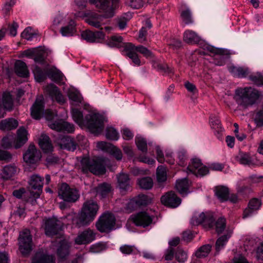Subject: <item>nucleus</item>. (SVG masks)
<instances>
[{"instance_id": "obj_10", "label": "nucleus", "mask_w": 263, "mask_h": 263, "mask_svg": "<svg viewBox=\"0 0 263 263\" xmlns=\"http://www.w3.org/2000/svg\"><path fill=\"white\" fill-rule=\"evenodd\" d=\"M238 99H262L263 93L252 87L238 88L235 90Z\"/></svg>"}, {"instance_id": "obj_12", "label": "nucleus", "mask_w": 263, "mask_h": 263, "mask_svg": "<svg viewBox=\"0 0 263 263\" xmlns=\"http://www.w3.org/2000/svg\"><path fill=\"white\" fill-rule=\"evenodd\" d=\"M55 142L62 149L74 151L77 149L78 144L73 138L68 136L60 135L55 139Z\"/></svg>"}, {"instance_id": "obj_30", "label": "nucleus", "mask_w": 263, "mask_h": 263, "mask_svg": "<svg viewBox=\"0 0 263 263\" xmlns=\"http://www.w3.org/2000/svg\"><path fill=\"white\" fill-rule=\"evenodd\" d=\"M201 39L198 34L191 30H187L183 33V41L188 44H197Z\"/></svg>"}, {"instance_id": "obj_52", "label": "nucleus", "mask_w": 263, "mask_h": 263, "mask_svg": "<svg viewBox=\"0 0 263 263\" xmlns=\"http://www.w3.org/2000/svg\"><path fill=\"white\" fill-rule=\"evenodd\" d=\"M68 246L66 244H61L57 250V255L58 257L61 259H64L68 255Z\"/></svg>"}, {"instance_id": "obj_8", "label": "nucleus", "mask_w": 263, "mask_h": 263, "mask_svg": "<svg viewBox=\"0 0 263 263\" xmlns=\"http://www.w3.org/2000/svg\"><path fill=\"white\" fill-rule=\"evenodd\" d=\"M43 180L44 178L37 174H33L30 177L29 183L31 190L29 194L34 199H37L40 196L43 186Z\"/></svg>"}, {"instance_id": "obj_33", "label": "nucleus", "mask_w": 263, "mask_h": 263, "mask_svg": "<svg viewBox=\"0 0 263 263\" xmlns=\"http://www.w3.org/2000/svg\"><path fill=\"white\" fill-rule=\"evenodd\" d=\"M12 194L16 198L18 199L22 198L27 202H33L36 199L30 195L29 192H26L25 189L24 187L14 190Z\"/></svg>"}, {"instance_id": "obj_50", "label": "nucleus", "mask_w": 263, "mask_h": 263, "mask_svg": "<svg viewBox=\"0 0 263 263\" xmlns=\"http://www.w3.org/2000/svg\"><path fill=\"white\" fill-rule=\"evenodd\" d=\"M231 237V234H227L220 237L216 242V249L217 251H220L226 244Z\"/></svg>"}, {"instance_id": "obj_5", "label": "nucleus", "mask_w": 263, "mask_h": 263, "mask_svg": "<svg viewBox=\"0 0 263 263\" xmlns=\"http://www.w3.org/2000/svg\"><path fill=\"white\" fill-rule=\"evenodd\" d=\"M58 196L60 199L68 202H74L80 197L78 191L71 188L66 183L61 184L58 190Z\"/></svg>"}, {"instance_id": "obj_19", "label": "nucleus", "mask_w": 263, "mask_h": 263, "mask_svg": "<svg viewBox=\"0 0 263 263\" xmlns=\"http://www.w3.org/2000/svg\"><path fill=\"white\" fill-rule=\"evenodd\" d=\"M161 201L166 206L175 208L180 204L181 200L174 192L171 191L161 197Z\"/></svg>"}, {"instance_id": "obj_4", "label": "nucleus", "mask_w": 263, "mask_h": 263, "mask_svg": "<svg viewBox=\"0 0 263 263\" xmlns=\"http://www.w3.org/2000/svg\"><path fill=\"white\" fill-rule=\"evenodd\" d=\"M120 0H99L96 7L102 13V17L110 18L115 15V10L119 8Z\"/></svg>"}, {"instance_id": "obj_62", "label": "nucleus", "mask_w": 263, "mask_h": 263, "mask_svg": "<svg viewBox=\"0 0 263 263\" xmlns=\"http://www.w3.org/2000/svg\"><path fill=\"white\" fill-rule=\"evenodd\" d=\"M123 38L121 36H112L108 42V44L110 47H119L122 43Z\"/></svg>"}, {"instance_id": "obj_16", "label": "nucleus", "mask_w": 263, "mask_h": 263, "mask_svg": "<svg viewBox=\"0 0 263 263\" xmlns=\"http://www.w3.org/2000/svg\"><path fill=\"white\" fill-rule=\"evenodd\" d=\"M41 154L34 145L30 144L23 155L24 160L27 163L34 164L40 160Z\"/></svg>"}, {"instance_id": "obj_61", "label": "nucleus", "mask_w": 263, "mask_h": 263, "mask_svg": "<svg viewBox=\"0 0 263 263\" xmlns=\"http://www.w3.org/2000/svg\"><path fill=\"white\" fill-rule=\"evenodd\" d=\"M119 250L124 255H130L135 252L136 248L134 246L124 245L120 247Z\"/></svg>"}, {"instance_id": "obj_58", "label": "nucleus", "mask_w": 263, "mask_h": 263, "mask_svg": "<svg viewBox=\"0 0 263 263\" xmlns=\"http://www.w3.org/2000/svg\"><path fill=\"white\" fill-rule=\"evenodd\" d=\"M249 79L258 86L263 85V75L259 73L250 75Z\"/></svg>"}, {"instance_id": "obj_51", "label": "nucleus", "mask_w": 263, "mask_h": 263, "mask_svg": "<svg viewBox=\"0 0 263 263\" xmlns=\"http://www.w3.org/2000/svg\"><path fill=\"white\" fill-rule=\"evenodd\" d=\"M46 53L43 51L36 50L33 60L35 63H37L41 65H46Z\"/></svg>"}, {"instance_id": "obj_25", "label": "nucleus", "mask_w": 263, "mask_h": 263, "mask_svg": "<svg viewBox=\"0 0 263 263\" xmlns=\"http://www.w3.org/2000/svg\"><path fill=\"white\" fill-rule=\"evenodd\" d=\"M14 70L15 73L20 77L27 78L29 76V72L26 64L21 60L16 61Z\"/></svg>"}, {"instance_id": "obj_41", "label": "nucleus", "mask_w": 263, "mask_h": 263, "mask_svg": "<svg viewBox=\"0 0 263 263\" xmlns=\"http://www.w3.org/2000/svg\"><path fill=\"white\" fill-rule=\"evenodd\" d=\"M236 158L237 161L241 164L250 165L252 162L251 157L246 153L240 152Z\"/></svg>"}, {"instance_id": "obj_37", "label": "nucleus", "mask_w": 263, "mask_h": 263, "mask_svg": "<svg viewBox=\"0 0 263 263\" xmlns=\"http://www.w3.org/2000/svg\"><path fill=\"white\" fill-rule=\"evenodd\" d=\"M32 71L36 81L41 82L46 79L47 74L39 66H34Z\"/></svg>"}, {"instance_id": "obj_24", "label": "nucleus", "mask_w": 263, "mask_h": 263, "mask_svg": "<svg viewBox=\"0 0 263 263\" xmlns=\"http://www.w3.org/2000/svg\"><path fill=\"white\" fill-rule=\"evenodd\" d=\"M17 168L13 165L5 166L1 171L0 179L6 181L11 179L17 173Z\"/></svg>"}, {"instance_id": "obj_21", "label": "nucleus", "mask_w": 263, "mask_h": 263, "mask_svg": "<svg viewBox=\"0 0 263 263\" xmlns=\"http://www.w3.org/2000/svg\"><path fill=\"white\" fill-rule=\"evenodd\" d=\"M44 100H35L30 108L31 116L35 120H40L43 117L45 107Z\"/></svg>"}, {"instance_id": "obj_42", "label": "nucleus", "mask_w": 263, "mask_h": 263, "mask_svg": "<svg viewBox=\"0 0 263 263\" xmlns=\"http://www.w3.org/2000/svg\"><path fill=\"white\" fill-rule=\"evenodd\" d=\"M107 139L110 140L117 141L119 138V134L117 130L111 126L107 127L105 130Z\"/></svg>"}, {"instance_id": "obj_31", "label": "nucleus", "mask_w": 263, "mask_h": 263, "mask_svg": "<svg viewBox=\"0 0 263 263\" xmlns=\"http://www.w3.org/2000/svg\"><path fill=\"white\" fill-rule=\"evenodd\" d=\"M44 92L51 99H61L62 97L59 89L53 84L47 85L44 88Z\"/></svg>"}, {"instance_id": "obj_3", "label": "nucleus", "mask_w": 263, "mask_h": 263, "mask_svg": "<svg viewBox=\"0 0 263 263\" xmlns=\"http://www.w3.org/2000/svg\"><path fill=\"white\" fill-rule=\"evenodd\" d=\"M81 172L87 174L91 173L94 175H103L106 172V168L102 162L98 159L84 157L80 162Z\"/></svg>"}, {"instance_id": "obj_2", "label": "nucleus", "mask_w": 263, "mask_h": 263, "mask_svg": "<svg viewBox=\"0 0 263 263\" xmlns=\"http://www.w3.org/2000/svg\"><path fill=\"white\" fill-rule=\"evenodd\" d=\"M99 205L92 200L87 201L83 204L81 214L79 218V221L77 222V226L81 227L89 224L96 216Z\"/></svg>"}, {"instance_id": "obj_27", "label": "nucleus", "mask_w": 263, "mask_h": 263, "mask_svg": "<svg viewBox=\"0 0 263 263\" xmlns=\"http://www.w3.org/2000/svg\"><path fill=\"white\" fill-rule=\"evenodd\" d=\"M118 183L121 191H126L130 188V181L127 174L121 173L118 176Z\"/></svg>"}, {"instance_id": "obj_49", "label": "nucleus", "mask_w": 263, "mask_h": 263, "mask_svg": "<svg viewBox=\"0 0 263 263\" xmlns=\"http://www.w3.org/2000/svg\"><path fill=\"white\" fill-rule=\"evenodd\" d=\"M232 71L235 76L239 78H246L249 73L248 68L234 67Z\"/></svg>"}, {"instance_id": "obj_36", "label": "nucleus", "mask_w": 263, "mask_h": 263, "mask_svg": "<svg viewBox=\"0 0 263 263\" xmlns=\"http://www.w3.org/2000/svg\"><path fill=\"white\" fill-rule=\"evenodd\" d=\"M102 17L101 15L95 14L93 15L88 17L86 20V23L89 25L97 28H99L101 30H103V28L101 27L102 24L101 23V18Z\"/></svg>"}, {"instance_id": "obj_47", "label": "nucleus", "mask_w": 263, "mask_h": 263, "mask_svg": "<svg viewBox=\"0 0 263 263\" xmlns=\"http://www.w3.org/2000/svg\"><path fill=\"white\" fill-rule=\"evenodd\" d=\"M215 219H214V226H215L216 231L217 233H221L226 228V220L223 217H220L217 219L216 222H214Z\"/></svg>"}, {"instance_id": "obj_26", "label": "nucleus", "mask_w": 263, "mask_h": 263, "mask_svg": "<svg viewBox=\"0 0 263 263\" xmlns=\"http://www.w3.org/2000/svg\"><path fill=\"white\" fill-rule=\"evenodd\" d=\"M261 205V201L257 198L252 199L249 202L248 208L243 211V218L251 216L254 211L257 210Z\"/></svg>"}, {"instance_id": "obj_14", "label": "nucleus", "mask_w": 263, "mask_h": 263, "mask_svg": "<svg viewBox=\"0 0 263 263\" xmlns=\"http://www.w3.org/2000/svg\"><path fill=\"white\" fill-rule=\"evenodd\" d=\"M187 172L194 174L196 176H204L209 173V169L205 166H202L201 160L197 158L192 159L187 167Z\"/></svg>"}, {"instance_id": "obj_43", "label": "nucleus", "mask_w": 263, "mask_h": 263, "mask_svg": "<svg viewBox=\"0 0 263 263\" xmlns=\"http://www.w3.org/2000/svg\"><path fill=\"white\" fill-rule=\"evenodd\" d=\"M15 138L12 135H8L4 137L2 140V146L5 149L14 147Z\"/></svg>"}, {"instance_id": "obj_9", "label": "nucleus", "mask_w": 263, "mask_h": 263, "mask_svg": "<svg viewBox=\"0 0 263 263\" xmlns=\"http://www.w3.org/2000/svg\"><path fill=\"white\" fill-rule=\"evenodd\" d=\"M19 249L23 255L28 254L32 249V236L28 230L20 234Z\"/></svg>"}, {"instance_id": "obj_7", "label": "nucleus", "mask_w": 263, "mask_h": 263, "mask_svg": "<svg viewBox=\"0 0 263 263\" xmlns=\"http://www.w3.org/2000/svg\"><path fill=\"white\" fill-rule=\"evenodd\" d=\"M116 219L114 216L109 213H104L96 223V227L100 232H108L115 227Z\"/></svg>"}, {"instance_id": "obj_28", "label": "nucleus", "mask_w": 263, "mask_h": 263, "mask_svg": "<svg viewBox=\"0 0 263 263\" xmlns=\"http://www.w3.org/2000/svg\"><path fill=\"white\" fill-rule=\"evenodd\" d=\"M39 144L40 147L45 153H50L53 151V146L50 138L45 134L41 135Z\"/></svg>"}, {"instance_id": "obj_34", "label": "nucleus", "mask_w": 263, "mask_h": 263, "mask_svg": "<svg viewBox=\"0 0 263 263\" xmlns=\"http://www.w3.org/2000/svg\"><path fill=\"white\" fill-rule=\"evenodd\" d=\"M215 194L217 198L223 202L228 200V195H229V189L223 186H218L215 188Z\"/></svg>"}, {"instance_id": "obj_23", "label": "nucleus", "mask_w": 263, "mask_h": 263, "mask_svg": "<svg viewBox=\"0 0 263 263\" xmlns=\"http://www.w3.org/2000/svg\"><path fill=\"white\" fill-rule=\"evenodd\" d=\"M28 132L24 127H20L17 130V136L15 138L14 148L17 149L22 147L28 140Z\"/></svg>"}, {"instance_id": "obj_56", "label": "nucleus", "mask_w": 263, "mask_h": 263, "mask_svg": "<svg viewBox=\"0 0 263 263\" xmlns=\"http://www.w3.org/2000/svg\"><path fill=\"white\" fill-rule=\"evenodd\" d=\"M175 258L178 262L183 263L187 260V253L181 248H178L175 253Z\"/></svg>"}, {"instance_id": "obj_48", "label": "nucleus", "mask_w": 263, "mask_h": 263, "mask_svg": "<svg viewBox=\"0 0 263 263\" xmlns=\"http://www.w3.org/2000/svg\"><path fill=\"white\" fill-rule=\"evenodd\" d=\"M181 17L183 22L186 25L191 24L193 23L191 12L189 8H186L181 11Z\"/></svg>"}, {"instance_id": "obj_22", "label": "nucleus", "mask_w": 263, "mask_h": 263, "mask_svg": "<svg viewBox=\"0 0 263 263\" xmlns=\"http://www.w3.org/2000/svg\"><path fill=\"white\" fill-rule=\"evenodd\" d=\"M124 47L126 55L132 60L135 65L140 66L141 61L136 53L137 51L134 48V44L131 43H126L124 44Z\"/></svg>"}, {"instance_id": "obj_44", "label": "nucleus", "mask_w": 263, "mask_h": 263, "mask_svg": "<svg viewBox=\"0 0 263 263\" xmlns=\"http://www.w3.org/2000/svg\"><path fill=\"white\" fill-rule=\"evenodd\" d=\"M211 250V246L205 245L201 247L195 253V255L197 257H205L208 256Z\"/></svg>"}, {"instance_id": "obj_45", "label": "nucleus", "mask_w": 263, "mask_h": 263, "mask_svg": "<svg viewBox=\"0 0 263 263\" xmlns=\"http://www.w3.org/2000/svg\"><path fill=\"white\" fill-rule=\"evenodd\" d=\"M166 168L160 165L157 169V179L158 182H163L166 180Z\"/></svg>"}, {"instance_id": "obj_13", "label": "nucleus", "mask_w": 263, "mask_h": 263, "mask_svg": "<svg viewBox=\"0 0 263 263\" xmlns=\"http://www.w3.org/2000/svg\"><path fill=\"white\" fill-rule=\"evenodd\" d=\"M131 219L136 226L146 228L152 223L153 217L146 212H140L132 215Z\"/></svg>"}, {"instance_id": "obj_64", "label": "nucleus", "mask_w": 263, "mask_h": 263, "mask_svg": "<svg viewBox=\"0 0 263 263\" xmlns=\"http://www.w3.org/2000/svg\"><path fill=\"white\" fill-rule=\"evenodd\" d=\"M32 28L30 27L26 28L21 33L22 37L28 41L31 40L34 36V34L31 32Z\"/></svg>"}, {"instance_id": "obj_38", "label": "nucleus", "mask_w": 263, "mask_h": 263, "mask_svg": "<svg viewBox=\"0 0 263 263\" xmlns=\"http://www.w3.org/2000/svg\"><path fill=\"white\" fill-rule=\"evenodd\" d=\"M47 75L50 79L55 82L59 83L63 80V74L59 70L50 69L48 70Z\"/></svg>"}, {"instance_id": "obj_35", "label": "nucleus", "mask_w": 263, "mask_h": 263, "mask_svg": "<svg viewBox=\"0 0 263 263\" xmlns=\"http://www.w3.org/2000/svg\"><path fill=\"white\" fill-rule=\"evenodd\" d=\"M76 32V23L71 20L67 26L62 27L60 29V33L64 36H71Z\"/></svg>"}, {"instance_id": "obj_32", "label": "nucleus", "mask_w": 263, "mask_h": 263, "mask_svg": "<svg viewBox=\"0 0 263 263\" xmlns=\"http://www.w3.org/2000/svg\"><path fill=\"white\" fill-rule=\"evenodd\" d=\"M18 122L13 118H8L0 122V129L2 130H10L16 128Z\"/></svg>"}, {"instance_id": "obj_40", "label": "nucleus", "mask_w": 263, "mask_h": 263, "mask_svg": "<svg viewBox=\"0 0 263 263\" xmlns=\"http://www.w3.org/2000/svg\"><path fill=\"white\" fill-rule=\"evenodd\" d=\"M111 191L110 184L103 183L98 185L97 187V193L100 194L102 198L105 197Z\"/></svg>"}, {"instance_id": "obj_60", "label": "nucleus", "mask_w": 263, "mask_h": 263, "mask_svg": "<svg viewBox=\"0 0 263 263\" xmlns=\"http://www.w3.org/2000/svg\"><path fill=\"white\" fill-rule=\"evenodd\" d=\"M210 122L212 128L216 129L218 132H221L222 130L220 121L218 118L216 117H211L210 118Z\"/></svg>"}, {"instance_id": "obj_29", "label": "nucleus", "mask_w": 263, "mask_h": 263, "mask_svg": "<svg viewBox=\"0 0 263 263\" xmlns=\"http://www.w3.org/2000/svg\"><path fill=\"white\" fill-rule=\"evenodd\" d=\"M176 189L182 196H185L189 193V183L187 178L178 180L176 181Z\"/></svg>"}, {"instance_id": "obj_11", "label": "nucleus", "mask_w": 263, "mask_h": 263, "mask_svg": "<svg viewBox=\"0 0 263 263\" xmlns=\"http://www.w3.org/2000/svg\"><path fill=\"white\" fill-rule=\"evenodd\" d=\"M62 228L61 222L54 217L49 218L45 221V232L48 236L57 235Z\"/></svg>"}, {"instance_id": "obj_53", "label": "nucleus", "mask_w": 263, "mask_h": 263, "mask_svg": "<svg viewBox=\"0 0 263 263\" xmlns=\"http://www.w3.org/2000/svg\"><path fill=\"white\" fill-rule=\"evenodd\" d=\"M137 200L138 204L139 207L142 206H146L151 203V199L148 197L144 194H139V195L135 197Z\"/></svg>"}, {"instance_id": "obj_59", "label": "nucleus", "mask_w": 263, "mask_h": 263, "mask_svg": "<svg viewBox=\"0 0 263 263\" xmlns=\"http://www.w3.org/2000/svg\"><path fill=\"white\" fill-rule=\"evenodd\" d=\"M125 3L133 9H138L144 6V2L142 0H126Z\"/></svg>"}, {"instance_id": "obj_15", "label": "nucleus", "mask_w": 263, "mask_h": 263, "mask_svg": "<svg viewBox=\"0 0 263 263\" xmlns=\"http://www.w3.org/2000/svg\"><path fill=\"white\" fill-rule=\"evenodd\" d=\"M54 255L41 249L36 251L32 257L31 263H55Z\"/></svg>"}, {"instance_id": "obj_1", "label": "nucleus", "mask_w": 263, "mask_h": 263, "mask_svg": "<svg viewBox=\"0 0 263 263\" xmlns=\"http://www.w3.org/2000/svg\"><path fill=\"white\" fill-rule=\"evenodd\" d=\"M71 115L73 120L81 127H86L95 135L101 134L104 127L105 117L97 112H91L83 117L81 106L82 100H71Z\"/></svg>"}, {"instance_id": "obj_54", "label": "nucleus", "mask_w": 263, "mask_h": 263, "mask_svg": "<svg viewBox=\"0 0 263 263\" xmlns=\"http://www.w3.org/2000/svg\"><path fill=\"white\" fill-rule=\"evenodd\" d=\"M135 142L139 150L143 153L147 152V142L145 139L142 137H136Z\"/></svg>"}, {"instance_id": "obj_6", "label": "nucleus", "mask_w": 263, "mask_h": 263, "mask_svg": "<svg viewBox=\"0 0 263 263\" xmlns=\"http://www.w3.org/2000/svg\"><path fill=\"white\" fill-rule=\"evenodd\" d=\"M194 226L202 224L205 228H211L214 226V214L210 211L195 214L191 220Z\"/></svg>"}, {"instance_id": "obj_63", "label": "nucleus", "mask_w": 263, "mask_h": 263, "mask_svg": "<svg viewBox=\"0 0 263 263\" xmlns=\"http://www.w3.org/2000/svg\"><path fill=\"white\" fill-rule=\"evenodd\" d=\"M64 121L63 120L55 121L51 123L49 126L50 128L57 130L58 132H63V130Z\"/></svg>"}, {"instance_id": "obj_57", "label": "nucleus", "mask_w": 263, "mask_h": 263, "mask_svg": "<svg viewBox=\"0 0 263 263\" xmlns=\"http://www.w3.org/2000/svg\"><path fill=\"white\" fill-rule=\"evenodd\" d=\"M134 48L137 52H139V53H141L143 55L144 57H145L146 58H152L153 56L152 52L150 50H149L147 48L142 45L135 46L134 45Z\"/></svg>"}, {"instance_id": "obj_18", "label": "nucleus", "mask_w": 263, "mask_h": 263, "mask_svg": "<svg viewBox=\"0 0 263 263\" xmlns=\"http://www.w3.org/2000/svg\"><path fill=\"white\" fill-rule=\"evenodd\" d=\"M97 145L99 148L113 156L117 160L122 159V153L121 151L112 144L101 141L98 143Z\"/></svg>"}, {"instance_id": "obj_39", "label": "nucleus", "mask_w": 263, "mask_h": 263, "mask_svg": "<svg viewBox=\"0 0 263 263\" xmlns=\"http://www.w3.org/2000/svg\"><path fill=\"white\" fill-rule=\"evenodd\" d=\"M138 184L140 188L144 190H149L153 186V181L149 177H143L138 180Z\"/></svg>"}, {"instance_id": "obj_46", "label": "nucleus", "mask_w": 263, "mask_h": 263, "mask_svg": "<svg viewBox=\"0 0 263 263\" xmlns=\"http://www.w3.org/2000/svg\"><path fill=\"white\" fill-rule=\"evenodd\" d=\"M256 100H236L240 109H245L251 107L256 103Z\"/></svg>"}, {"instance_id": "obj_55", "label": "nucleus", "mask_w": 263, "mask_h": 263, "mask_svg": "<svg viewBox=\"0 0 263 263\" xmlns=\"http://www.w3.org/2000/svg\"><path fill=\"white\" fill-rule=\"evenodd\" d=\"M254 122L258 127L263 126V104L261 108L256 113Z\"/></svg>"}, {"instance_id": "obj_20", "label": "nucleus", "mask_w": 263, "mask_h": 263, "mask_svg": "<svg viewBox=\"0 0 263 263\" xmlns=\"http://www.w3.org/2000/svg\"><path fill=\"white\" fill-rule=\"evenodd\" d=\"M81 37L87 42H101L104 40L105 34L102 31L93 32L89 30H86L81 33Z\"/></svg>"}, {"instance_id": "obj_17", "label": "nucleus", "mask_w": 263, "mask_h": 263, "mask_svg": "<svg viewBox=\"0 0 263 263\" xmlns=\"http://www.w3.org/2000/svg\"><path fill=\"white\" fill-rule=\"evenodd\" d=\"M96 234L92 230L87 229L79 233L74 239V242L78 245H87L95 240Z\"/></svg>"}]
</instances>
